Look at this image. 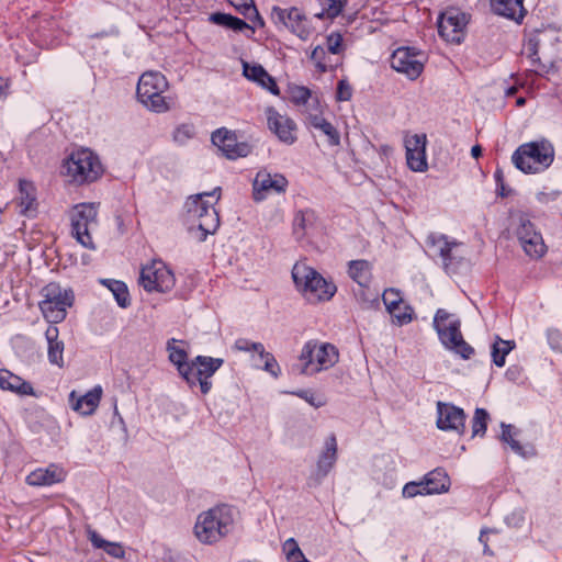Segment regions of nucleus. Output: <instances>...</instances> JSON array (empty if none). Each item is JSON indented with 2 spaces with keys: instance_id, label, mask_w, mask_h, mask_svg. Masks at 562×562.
<instances>
[{
  "instance_id": "obj_55",
  "label": "nucleus",
  "mask_w": 562,
  "mask_h": 562,
  "mask_svg": "<svg viewBox=\"0 0 562 562\" xmlns=\"http://www.w3.org/2000/svg\"><path fill=\"white\" fill-rule=\"evenodd\" d=\"M325 56V49L322 46H316L312 54L311 59L316 63V67L322 71L325 72L327 70V65L323 63V58Z\"/></svg>"
},
{
  "instance_id": "obj_22",
  "label": "nucleus",
  "mask_w": 562,
  "mask_h": 562,
  "mask_svg": "<svg viewBox=\"0 0 562 562\" xmlns=\"http://www.w3.org/2000/svg\"><path fill=\"white\" fill-rule=\"evenodd\" d=\"M102 397V387L100 385L94 386L88 391L85 395L77 397L76 391H71L69 394V404L71 408L83 416L92 415L98 408Z\"/></svg>"
},
{
  "instance_id": "obj_52",
  "label": "nucleus",
  "mask_w": 562,
  "mask_h": 562,
  "mask_svg": "<svg viewBox=\"0 0 562 562\" xmlns=\"http://www.w3.org/2000/svg\"><path fill=\"white\" fill-rule=\"evenodd\" d=\"M352 97V88L347 80H339L337 85L336 98L338 101H349Z\"/></svg>"
},
{
  "instance_id": "obj_64",
  "label": "nucleus",
  "mask_w": 562,
  "mask_h": 562,
  "mask_svg": "<svg viewBox=\"0 0 562 562\" xmlns=\"http://www.w3.org/2000/svg\"><path fill=\"white\" fill-rule=\"evenodd\" d=\"M471 155L473 158H479L482 156V147L480 145H474L471 148Z\"/></svg>"
},
{
  "instance_id": "obj_43",
  "label": "nucleus",
  "mask_w": 562,
  "mask_h": 562,
  "mask_svg": "<svg viewBox=\"0 0 562 562\" xmlns=\"http://www.w3.org/2000/svg\"><path fill=\"white\" fill-rule=\"evenodd\" d=\"M347 2L348 0H325L323 2V10L316 13L315 16L318 19H335L341 13Z\"/></svg>"
},
{
  "instance_id": "obj_37",
  "label": "nucleus",
  "mask_w": 562,
  "mask_h": 562,
  "mask_svg": "<svg viewBox=\"0 0 562 562\" xmlns=\"http://www.w3.org/2000/svg\"><path fill=\"white\" fill-rule=\"evenodd\" d=\"M209 20L216 24L224 26L226 29L233 30L235 32H241L246 29L252 30L251 26L246 23L244 20L234 16L232 14L222 13V12H215L212 13L209 18Z\"/></svg>"
},
{
  "instance_id": "obj_12",
  "label": "nucleus",
  "mask_w": 562,
  "mask_h": 562,
  "mask_svg": "<svg viewBox=\"0 0 562 562\" xmlns=\"http://www.w3.org/2000/svg\"><path fill=\"white\" fill-rule=\"evenodd\" d=\"M212 143L228 159L247 157L252 151V146L246 142H238L237 135L225 127L212 133Z\"/></svg>"
},
{
  "instance_id": "obj_51",
  "label": "nucleus",
  "mask_w": 562,
  "mask_h": 562,
  "mask_svg": "<svg viewBox=\"0 0 562 562\" xmlns=\"http://www.w3.org/2000/svg\"><path fill=\"white\" fill-rule=\"evenodd\" d=\"M262 359L265 360L263 369L267 372H269L272 376L278 378L279 374L281 373V369H280L274 356L272 353L268 352L267 355H265L262 357Z\"/></svg>"
},
{
  "instance_id": "obj_28",
  "label": "nucleus",
  "mask_w": 562,
  "mask_h": 562,
  "mask_svg": "<svg viewBox=\"0 0 562 562\" xmlns=\"http://www.w3.org/2000/svg\"><path fill=\"white\" fill-rule=\"evenodd\" d=\"M168 88V81L166 77L159 71H147L144 72L137 83L136 94L137 97L146 93L165 91Z\"/></svg>"
},
{
  "instance_id": "obj_32",
  "label": "nucleus",
  "mask_w": 562,
  "mask_h": 562,
  "mask_svg": "<svg viewBox=\"0 0 562 562\" xmlns=\"http://www.w3.org/2000/svg\"><path fill=\"white\" fill-rule=\"evenodd\" d=\"M426 243L429 249L432 251V255L439 256L442 259L443 265L447 267L451 260V249L457 245V243L448 241L445 235L435 234H430L427 237Z\"/></svg>"
},
{
  "instance_id": "obj_46",
  "label": "nucleus",
  "mask_w": 562,
  "mask_h": 562,
  "mask_svg": "<svg viewBox=\"0 0 562 562\" xmlns=\"http://www.w3.org/2000/svg\"><path fill=\"white\" fill-rule=\"evenodd\" d=\"M283 549L286 552V558L290 562H308L299 548L295 539H288L283 544Z\"/></svg>"
},
{
  "instance_id": "obj_35",
  "label": "nucleus",
  "mask_w": 562,
  "mask_h": 562,
  "mask_svg": "<svg viewBox=\"0 0 562 562\" xmlns=\"http://www.w3.org/2000/svg\"><path fill=\"white\" fill-rule=\"evenodd\" d=\"M349 277L361 286H367L371 280V265L367 260H351L348 268Z\"/></svg>"
},
{
  "instance_id": "obj_13",
  "label": "nucleus",
  "mask_w": 562,
  "mask_h": 562,
  "mask_svg": "<svg viewBox=\"0 0 562 562\" xmlns=\"http://www.w3.org/2000/svg\"><path fill=\"white\" fill-rule=\"evenodd\" d=\"M271 16L276 22L281 23L301 40H307L311 35L306 15L295 7L290 9L273 7Z\"/></svg>"
},
{
  "instance_id": "obj_38",
  "label": "nucleus",
  "mask_w": 562,
  "mask_h": 562,
  "mask_svg": "<svg viewBox=\"0 0 562 562\" xmlns=\"http://www.w3.org/2000/svg\"><path fill=\"white\" fill-rule=\"evenodd\" d=\"M88 538L97 549H103L109 555L117 559L124 558V549L121 544L104 540L95 530H88Z\"/></svg>"
},
{
  "instance_id": "obj_63",
  "label": "nucleus",
  "mask_w": 562,
  "mask_h": 562,
  "mask_svg": "<svg viewBox=\"0 0 562 562\" xmlns=\"http://www.w3.org/2000/svg\"><path fill=\"white\" fill-rule=\"evenodd\" d=\"M497 192L502 198L508 196L510 190L505 187V183H497Z\"/></svg>"
},
{
  "instance_id": "obj_6",
  "label": "nucleus",
  "mask_w": 562,
  "mask_h": 562,
  "mask_svg": "<svg viewBox=\"0 0 562 562\" xmlns=\"http://www.w3.org/2000/svg\"><path fill=\"white\" fill-rule=\"evenodd\" d=\"M43 300L40 310L47 322L57 324L66 318L67 310L72 306L75 294L71 289H64L59 283L50 282L42 290Z\"/></svg>"
},
{
  "instance_id": "obj_33",
  "label": "nucleus",
  "mask_w": 562,
  "mask_h": 562,
  "mask_svg": "<svg viewBox=\"0 0 562 562\" xmlns=\"http://www.w3.org/2000/svg\"><path fill=\"white\" fill-rule=\"evenodd\" d=\"M316 223L315 212L312 210H301L296 212L293 220V233L297 239L304 238L308 231Z\"/></svg>"
},
{
  "instance_id": "obj_45",
  "label": "nucleus",
  "mask_w": 562,
  "mask_h": 562,
  "mask_svg": "<svg viewBox=\"0 0 562 562\" xmlns=\"http://www.w3.org/2000/svg\"><path fill=\"white\" fill-rule=\"evenodd\" d=\"M513 426L512 425H507L505 423H502V436H501V439L502 441L508 443L512 448V450L517 453V454H520V456H525V451H524V448L519 443V441H517L514 436V431H513Z\"/></svg>"
},
{
  "instance_id": "obj_7",
  "label": "nucleus",
  "mask_w": 562,
  "mask_h": 562,
  "mask_svg": "<svg viewBox=\"0 0 562 562\" xmlns=\"http://www.w3.org/2000/svg\"><path fill=\"white\" fill-rule=\"evenodd\" d=\"M449 318L450 314L443 308H439L434 317V327L440 341L446 348L460 355L463 359H470L474 349L463 339L460 321H449Z\"/></svg>"
},
{
  "instance_id": "obj_50",
  "label": "nucleus",
  "mask_w": 562,
  "mask_h": 562,
  "mask_svg": "<svg viewBox=\"0 0 562 562\" xmlns=\"http://www.w3.org/2000/svg\"><path fill=\"white\" fill-rule=\"evenodd\" d=\"M194 134V127L190 124H182L176 128L173 133V138L176 142L183 143L184 140L191 138Z\"/></svg>"
},
{
  "instance_id": "obj_16",
  "label": "nucleus",
  "mask_w": 562,
  "mask_h": 562,
  "mask_svg": "<svg viewBox=\"0 0 562 562\" xmlns=\"http://www.w3.org/2000/svg\"><path fill=\"white\" fill-rule=\"evenodd\" d=\"M177 342L187 345V341L184 340H178L176 338L168 339L166 344L168 359L173 366H176L178 373L188 383V385L193 387L195 386L193 360L191 362L188 361V352L183 348L177 346Z\"/></svg>"
},
{
  "instance_id": "obj_53",
  "label": "nucleus",
  "mask_w": 562,
  "mask_h": 562,
  "mask_svg": "<svg viewBox=\"0 0 562 562\" xmlns=\"http://www.w3.org/2000/svg\"><path fill=\"white\" fill-rule=\"evenodd\" d=\"M417 495H426L423 486V482H409L403 487L404 497H415Z\"/></svg>"
},
{
  "instance_id": "obj_48",
  "label": "nucleus",
  "mask_w": 562,
  "mask_h": 562,
  "mask_svg": "<svg viewBox=\"0 0 562 562\" xmlns=\"http://www.w3.org/2000/svg\"><path fill=\"white\" fill-rule=\"evenodd\" d=\"M310 98L311 91L305 87H295L291 91V101L297 105L305 104Z\"/></svg>"
},
{
  "instance_id": "obj_60",
  "label": "nucleus",
  "mask_w": 562,
  "mask_h": 562,
  "mask_svg": "<svg viewBox=\"0 0 562 562\" xmlns=\"http://www.w3.org/2000/svg\"><path fill=\"white\" fill-rule=\"evenodd\" d=\"M250 350L257 352L261 358L268 353L261 342H252Z\"/></svg>"
},
{
  "instance_id": "obj_57",
  "label": "nucleus",
  "mask_w": 562,
  "mask_h": 562,
  "mask_svg": "<svg viewBox=\"0 0 562 562\" xmlns=\"http://www.w3.org/2000/svg\"><path fill=\"white\" fill-rule=\"evenodd\" d=\"M210 378L195 375V385H200V390L203 394L210 392L212 383L209 381Z\"/></svg>"
},
{
  "instance_id": "obj_23",
  "label": "nucleus",
  "mask_w": 562,
  "mask_h": 562,
  "mask_svg": "<svg viewBox=\"0 0 562 562\" xmlns=\"http://www.w3.org/2000/svg\"><path fill=\"white\" fill-rule=\"evenodd\" d=\"M66 479V471L57 465L49 464L47 468H38L26 476V483L32 486H46L60 483Z\"/></svg>"
},
{
  "instance_id": "obj_11",
  "label": "nucleus",
  "mask_w": 562,
  "mask_h": 562,
  "mask_svg": "<svg viewBox=\"0 0 562 562\" xmlns=\"http://www.w3.org/2000/svg\"><path fill=\"white\" fill-rule=\"evenodd\" d=\"M439 35L447 42L461 43L464 29L468 24V16L456 8H448L438 18Z\"/></svg>"
},
{
  "instance_id": "obj_18",
  "label": "nucleus",
  "mask_w": 562,
  "mask_h": 562,
  "mask_svg": "<svg viewBox=\"0 0 562 562\" xmlns=\"http://www.w3.org/2000/svg\"><path fill=\"white\" fill-rule=\"evenodd\" d=\"M426 144V134H414L405 138L406 160L413 171L427 170Z\"/></svg>"
},
{
  "instance_id": "obj_61",
  "label": "nucleus",
  "mask_w": 562,
  "mask_h": 562,
  "mask_svg": "<svg viewBox=\"0 0 562 562\" xmlns=\"http://www.w3.org/2000/svg\"><path fill=\"white\" fill-rule=\"evenodd\" d=\"M9 89V81L8 79L0 77V99L7 97Z\"/></svg>"
},
{
  "instance_id": "obj_30",
  "label": "nucleus",
  "mask_w": 562,
  "mask_h": 562,
  "mask_svg": "<svg viewBox=\"0 0 562 562\" xmlns=\"http://www.w3.org/2000/svg\"><path fill=\"white\" fill-rule=\"evenodd\" d=\"M423 486L425 494L442 493L449 490L450 480L443 469L437 468L425 475Z\"/></svg>"
},
{
  "instance_id": "obj_1",
  "label": "nucleus",
  "mask_w": 562,
  "mask_h": 562,
  "mask_svg": "<svg viewBox=\"0 0 562 562\" xmlns=\"http://www.w3.org/2000/svg\"><path fill=\"white\" fill-rule=\"evenodd\" d=\"M234 508L223 504L198 516L194 535L200 542L212 544L227 536L234 526Z\"/></svg>"
},
{
  "instance_id": "obj_24",
  "label": "nucleus",
  "mask_w": 562,
  "mask_h": 562,
  "mask_svg": "<svg viewBox=\"0 0 562 562\" xmlns=\"http://www.w3.org/2000/svg\"><path fill=\"white\" fill-rule=\"evenodd\" d=\"M216 196V201L220 199L221 188H215L212 192H204L196 195L190 196L186 202L187 220L194 225L204 214L212 210L214 206L203 200V196Z\"/></svg>"
},
{
  "instance_id": "obj_44",
  "label": "nucleus",
  "mask_w": 562,
  "mask_h": 562,
  "mask_svg": "<svg viewBox=\"0 0 562 562\" xmlns=\"http://www.w3.org/2000/svg\"><path fill=\"white\" fill-rule=\"evenodd\" d=\"M490 415L484 408H476L472 418V437H483L487 429Z\"/></svg>"
},
{
  "instance_id": "obj_42",
  "label": "nucleus",
  "mask_w": 562,
  "mask_h": 562,
  "mask_svg": "<svg viewBox=\"0 0 562 562\" xmlns=\"http://www.w3.org/2000/svg\"><path fill=\"white\" fill-rule=\"evenodd\" d=\"M515 348L514 340H503L497 337L496 341L492 345V359L493 362L502 368L505 364L506 356Z\"/></svg>"
},
{
  "instance_id": "obj_20",
  "label": "nucleus",
  "mask_w": 562,
  "mask_h": 562,
  "mask_svg": "<svg viewBox=\"0 0 562 562\" xmlns=\"http://www.w3.org/2000/svg\"><path fill=\"white\" fill-rule=\"evenodd\" d=\"M337 460V439L331 434L325 441L324 450L321 452L315 473L310 477V485H318L334 468Z\"/></svg>"
},
{
  "instance_id": "obj_5",
  "label": "nucleus",
  "mask_w": 562,
  "mask_h": 562,
  "mask_svg": "<svg viewBox=\"0 0 562 562\" xmlns=\"http://www.w3.org/2000/svg\"><path fill=\"white\" fill-rule=\"evenodd\" d=\"M64 175L75 184L97 181L103 173L102 165L90 149L82 148L70 154L63 164Z\"/></svg>"
},
{
  "instance_id": "obj_8",
  "label": "nucleus",
  "mask_w": 562,
  "mask_h": 562,
  "mask_svg": "<svg viewBox=\"0 0 562 562\" xmlns=\"http://www.w3.org/2000/svg\"><path fill=\"white\" fill-rule=\"evenodd\" d=\"M71 235L85 248L95 249L89 229L98 223V206L94 203L76 204L70 214Z\"/></svg>"
},
{
  "instance_id": "obj_54",
  "label": "nucleus",
  "mask_w": 562,
  "mask_h": 562,
  "mask_svg": "<svg viewBox=\"0 0 562 562\" xmlns=\"http://www.w3.org/2000/svg\"><path fill=\"white\" fill-rule=\"evenodd\" d=\"M342 36L339 33H331L327 36V48L333 54L340 52Z\"/></svg>"
},
{
  "instance_id": "obj_15",
  "label": "nucleus",
  "mask_w": 562,
  "mask_h": 562,
  "mask_svg": "<svg viewBox=\"0 0 562 562\" xmlns=\"http://www.w3.org/2000/svg\"><path fill=\"white\" fill-rule=\"evenodd\" d=\"M391 67L411 80L417 79L424 70V64L418 59V54L409 47H400L394 50L391 56Z\"/></svg>"
},
{
  "instance_id": "obj_2",
  "label": "nucleus",
  "mask_w": 562,
  "mask_h": 562,
  "mask_svg": "<svg viewBox=\"0 0 562 562\" xmlns=\"http://www.w3.org/2000/svg\"><path fill=\"white\" fill-rule=\"evenodd\" d=\"M291 274L296 290L308 302L329 301L337 291L333 281L326 280L317 270L305 262H296Z\"/></svg>"
},
{
  "instance_id": "obj_17",
  "label": "nucleus",
  "mask_w": 562,
  "mask_h": 562,
  "mask_svg": "<svg viewBox=\"0 0 562 562\" xmlns=\"http://www.w3.org/2000/svg\"><path fill=\"white\" fill-rule=\"evenodd\" d=\"M437 427L441 430H453L459 435L465 431V413L462 408L453 404L437 403Z\"/></svg>"
},
{
  "instance_id": "obj_27",
  "label": "nucleus",
  "mask_w": 562,
  "mask_h": 562,
  "mask_svg": "<svg viewBox=\"0 0 562 562\" xmlns=\"http://www.w3.org/2000/svg\"><path fill=\"white\" fill-rule=\"evenodd\" d=\"M0 387L19 395H35L32 384L8 370H0Z\"/></svg>"
},
{
  "instance_id": "obj_19",
  "label": "nucleus",
  "mask_w": 562,
  "mask_h": 562,
  "mask_svg": "<svg viewBox=\"0 0 562 562\" xmlns=\"http://www.w3.org/2000/svg\"><path fill=\"white\" fill-rule=\"evenodd\" d=\"M267 122L269 130L276 134L281 142L291 145L296 140V124L289 116L281 115L273 108H268Z\"/></svg>"
},
{
  "instance_id": "obj_59",
  "label": "nucleus",
  "mask_w": 562,
  "mask_h": 562,
  "mask_svg": "<svg viewBox=\"0 0 562 562\" xmlns=\"http://www.w3.org/2000/svg\"><path fill=\"white\" fill-rule=\"evenodd\" d=\"M486 532H487V531H486L485 529H483V530L481 531V535H480L479 540H480V542H481V543H483V546H484V549H483L484 554L493 555V552L491 551V549H490V548H488V546H487V539L485 538Z\"/></svg>"
},
{
  "instance_id": "obj_21",
  "label": "nucleus",
  "mask_w": 562,
  "mask_h": 562,
  "mask_svg": "<svg viewBox=\"0 0 562 562\" xmlns=\"http://www.w3.org/2000/svg\"><path fill=\"white\" fill-rule=\"evenodd\" d=\"M382 299L395 324L402 326L404 324H408L413 319V310L403 302L398 291L394 289L385 290Z\"/></svg>"
},
{
  "instance_id": "obj_49",
  "label": "nucleus",
  "mask_w": 562,
  "mask_h": 562,
  "mask_svg": "<svg viewBox=\"0 0 562 562\" xmlns=\"http://www.w3.org/2000/svg\"><path fill=\"white\" fill-rule=\"evenodd\" d=\"M293 394H295L296 396L305 400L310 405H312L315 408L322 407L326 403L322 397L316 396L311 391L300 390L297 392H293Z\"/></svg>"
},
{
  "instance_id": "obj_31",
  "label": "nucleus",
  "mask_w": 562,
  "mask_h": 562,
  "mask_svg": "<svg viewBox=\"0 0 562 562\" xmlns=\"http://www.w3.org/2000/svg\"><path fill=\"white\" fill-rule=\"evenodd\" d=\"M58 328L56 326H49L45 331V337L48 344V360L52 364L59 368L64 367V342L58 340Z\"/></svg>"
},
{
  "instance_id": "obj_10",
  "label": "nucleus",
  "mask_w": 562,
  "mask_h": 562,
  "mask_svg": "<svg viewBox=\"0 0 562 562\" xmlns=\"http://www.w3.org/2000/svg\"><path fill=\"white\" fill-rule=\"evenodd\" d=\"M176 283L172 271L160 260H154L142 268L139 284L147 292H169Z\"/></svg>"
},
{
  "instance_id": "obj_26",
  "label": "nucleus",
  "mask_w": 562,
  "mask_h": 562,
  "mask_svg": "<svg viewBox=\"0 0 562 562\" xmlns=\"http://www.w3.org/2000/svg\"><path fill=\"white\" fill-rule=\"evenodd\" d=\"M243 75L261 86L262 88L269 90L272 94L278 95L280 93L279 87L274 79L266 71V69L258 64L250 65L246 61L243 63Z\"/></svg>"
},
{
  "instance_id": "obj_39",
  "label": "nucleus",
  "mask_w": 562,
  "mask_h": 562,
  "mask_svg": "<svg viewBox=\"0 0 562 562\" xmlns=\"http://www.w3.org/2000/svg\"><path fill=\"white\" fill-rule=\"evenodd\" d=\"M114 295L117 305L126 308L131 305L130 293L126 284L123 281L104 279L101 281Z\"/></svg>"
},
{
  "instance_id": "obj_56",
  "label": "nucleus",
  "mask_w": 562,
  "mask_h": 562,
  "mask_svg": "<svg viewBox=\"0 0 562 562\" xmlns=\"http://www.w3.org/2000/svg\"><path fill=\"white\" fill-rule=\"evenodd\" d=\"M560 192L559 191H550V192H539L537 194V200L541 204H550L557 201Z\"/></svg>"
},
{
  "instance_id": "obj_62",
  "label": "nucleus",
  "mask_w": 562,
  "mask_h": 562,
  "mask_svg": "<svg viewBox=\"0 0 562 562\" xmlns=\"http://www.w3.org/2000/svg\"><path fill=\"white\" fill-rule=\"evenodd\" d=\"M250 21L257 23L259 26H263L265 22L263 19L260 16L258 10L256 9V12H252Z\"/></svg>"
},
{
  "instance_id": "obj_29",
  "label": "nucleus",
  "mask_w": 562,
  "mask_h": 562,
  "mask_svg": "<svg viewBox=\"0 0 562 562\" xmlns=\"http://www.w3.org/2000/svg\"><path fill=\"white\" fill-rule=\"evenodd\" d=\"M522 2L524 0H491V5L496 14L519 22L526 13Z\"/></svg>"
},
{
  "instance_id": "obj_14",
  "label": "nucleus",
  "mask_w": 562,
  "mask_h": 562,
  "mask_svg": "<svg viewBox=\"0 0 562 562\" xmlns=\"http://www.w3.org/2000/svg\"><path fill=\"white\" fill-rule=\"evenodd\" d=\"M286 178L281 173H270L267 170H259L252 183V198L259 202L271 193L285 192L288 187Z\"/></svg>"
},
{
  "instance_id": "obj_4",
  "label": "nucleus",
  "mask_w": 562,
  "mask_h": 562,
  "mask_svg": "<svg viewBox=\"0 0 562 562\" xmlns=\"http://www.w3.org/2000/svg\"><path fill=\"white\" fill-rule=\"evenodd\" d=\"M338 359V349L333 344L310 340L302 348L301 364H297L295 370L302 375H313L334 367Z\"/></svg>"
},
{
  "instance_id": "obj_40",
  "label": "nucleus",
  "mask_w": 562,
  "mask_h": 562,
  "mask_svg": "<svg viewBox=\"0 0 562 562\" xmlns=\"http://www.w3.org/2000/svg\"><path fill=\"white\" fill-rule=\"evenodd\" d=\"M194 225L198 226L201 235L199 239L201 241L205 240L207 235L214 234L220 226V216L215 207L209 210L206 214L203 215Z\"/></svg>"
},
{
  "instance_id": "obj_58",
  "label": "nucleus",
  "mask_w": 562,
  "mask_h": 562,
  "mask_svg": "<svg viewBox=\"0 0 562 562\" xmlns=\"http://www.w3.org/2000/svg\"><path fill=\"white\" fill-rule=\"evenodd\" d=\"M251 341L246 338H239L235 341V349L239 351H249L251 347Z\"/></svg>"
},
{
  "instance_id": "obj_9",
  "label": "nucleus",
  "mask_w": 562,
  "mask_h": 562,
  "mask_svg": "<svg viewBox=\"0 0 562 562\" xmlns=\"http://www.w3.org/2000/svg\"><path fill=\"white\" fill-rule=\"evenodd\" d=\"M516 224L515 234L527 256L531 258H541L547 247L544 245L542 235L536 231L535 225L525 213H517L514 216Z\"/></svg>"
},
{
  "instance_id": "obj_25",
  "label": "nucleus",
  "mask_w": 562,
  "mask_h": 562,
  "mask_svg": "<svg viewBox=\"0 0 562 562\" xmlns=\"http://www.w3.org/2000/svg\"><path fill=\"white\" fill-rule=\"evenodd\" d=\"M20 213L25 216H33L37 210L36 188L32 181L19 180V195L16 198Z\"/></svg>"
},
{
  "instance_id": "obj_36",
  "label": "nucleus",
  "mask_w": 562,
  "mask_h": 562,
  "mask_svg": "<svg viewBox=\"0 0 562 562\" xmlns=\"http://www.w3.org/2000/svg\"><path fill=\"white\" fill-rule=\"evenodd\" d=\"M308 125L312 127L319 130L328 137V143L331 146H338L340 144V135L336 127L319 115H308L307 117Z\"/></svg>"
},
{
  "instance_id": "obj_47",
  "label": "nucleus",
  "mask_w": 562,
  "mask_h": 562,
  "mask_svg": "<svg viewBox=\"0 0 562 562\" xmlns=\"http://www.w3.org/2000/svg\"><path fill=\"white\" fill-rule=\"evenodd\" d=\"M227 1L247 19H251L252 12H256L257 9L254 0H244V2H237L235 0Z\"/></svg>"
},
{
  "instance_id": "obj_34",
  "label": "nucleus",
  "mask_w": 562,
  "mask_h": 562,
  "mask_svg": "<svg viewBox=\"0 0 562 562\" xmlns=\"http://www.w3.org/2000/svg\"><path fill=\"white\" fill-rule=\"evenodd\" d=\"M224 363L222 358L196 356L193 359L194 375L211 378Z\"/></svg>"
},
{
  "instance_id": "obj_3",
  "label": "nucleus",
  "mask_w": 562,
  "mask_h": 562,
  "mask_svg": "<svg viewBox=\"0 0 562 562\" xmlns=\"http://www.w3.org/2000/svg\"><path fill=\"white\" fill-rule=\"evenodd\" d=\"M554 160V147L548 139L521 144L513 154L512 162L524 173H538Z\"/></svg>"
},
{
  "instance_id": "obj_41",
  "label": "nucleus",
  "mask_w": 562,
  "mask_h": 562,
  "mask_svg": "<svg viewBox=\"0 0 562 562\" xmlns=\"http://www.w3.org/2000/svg\"><path fill=\"white\" fill-rule=\"evenodd\" d=\"M165 91H157L150 93H146L144 95H139L138 101L144 104L147 109L154 112H166L169 110V104L166 101V98L162 95Z\"/></svg>"
}]
</instances>
